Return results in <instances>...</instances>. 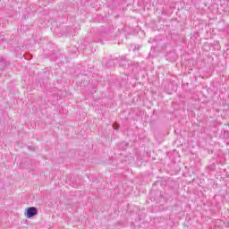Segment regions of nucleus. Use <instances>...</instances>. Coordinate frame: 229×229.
<instances>
[{
    "label": "nucleus",
    "mask_w": 229,
    "mask_h": 229,
    "mask_svg": "<svg viewBox=\"0 0 229 229\" xmlns=\"http://www.w3.org/2000/svg\"><path fill=\"white\" fill-rule=\"evenodd\" d=\"M37 214H38V210L35 207L28 208L25 211V216L29 219L37 216Z\"/></svg>",
    "instance_id": "obj_1"
},
{
    "label": "nucleus",
    "mask_w": 229,
    "mask_h": 229,
    "mask_svg": "<svg viewBox=\"0 0 229 229\" xmlns=\"http://www.w3.org/2000/svg\"><path fill=\"white\" fill-rule=\"evenodd\" d=\"M113 128H114V130H119V125H118V124L113 125Z\"/></svg>",
    "instance_id": "obj_2"
}]
</instances>
